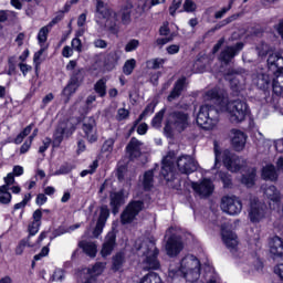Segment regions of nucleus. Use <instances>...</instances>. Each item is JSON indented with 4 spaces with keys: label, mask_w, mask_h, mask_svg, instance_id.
I'll return each instance as SVG.
<instances>
[{
    "label": "nucleus",
    "mask_w": 283,
    "mask_h": 283,
    "mask_svg": "<svg viewBox=\"0 0 283 283\" xmlns=\"http://www.w3.org/2000/svg\"><path fill=\"white\" fill-rule=\"evenodd\" d=\"M241 182L245 187H253L255 184V169H251L248 176H243Z\"/></svg>",
    "instance_id": "nucleus-41"
},
{
    "label": "nucleus",
    "mask_w": 283,
    "mask_h": 283,
    "mask_svg": "<svg viewBox=\"0 0 283 283\" xmlns=\"http://www.w3.org/2000/svg\"><path fill=\"white\" fill-rule=\"evenodd\" d=\"M76 229H81V223L73 224L69 228L59 227L53 231V238H51V240H54V238H59L61 235H65V233H72V231H76Z\"/></svg>",
    "instance_id": "nucleus-29"
},
{
    "label": "nucleus",
    "mask_w": 283,
    "mask_h": 283,
    "mask_svg": "<svg viewBox=\"0 0 283 283\" xmlns=\"http://www.w3.org/2000/svg\"><path fill=\"white\" fill-rule=\"evenodd\" d=\"M123 192H113L111 193V205L114 207V209H118L120 205H123Z\"/></svg>",
    "instance_id": "nucleus-40"
},
{
    "label": "nucleus",
    "mask_w": 283,
    "mask_h": 283,
    "mask_svg": "<svg viewBox=\"0 0 283 283\" xmlns=\"http://www.w3.org/2000/svg\"><path fill=\"white\" fill-rule=\"evenodd\" d=\"M280 59V54L272 53L268 59V66L270 72H275L277 60Z\"/></svg>",
    "instance_id": "nucleus-45"
},
{
    "label": "nucleus",
    "mask_w": 283,
    "mask_h": 283,
    "mask_svg": "<svg viewBox=\"0 0 283 283\" xmlns=\"http://www.w3.org/2000/svg\"><path fill=\"white\" fill-rule=\"evenodd\" d=\"M149 8H151V7L149 6V1H140V2L138 3V7H137V12H138L139 14H143V13L147 12V10H149Z\"/></svg>",
    "instance_id": "nucleus-55"
},
{
    "label": "nucleus",
    "mask_w": 283,
    "mask_h": 283,
    "mask_svg": "<svg viewBox=\"0 0 283 283\" xmlns=\"http://www.w3.org/2000/svg\"><path fill=\"white\" fill-rule=\"evenodd\" d=\"M49 254H50V248L48 245L43 247L41 252L34 255V260L35 262H39V260H41L42 258H46V255Z\"/></svg>",
    "instance_id": "nucleus-58"
},
{
    "label": "nucleus",
    "mask_w": 283,
    "mask_h": 283,
    "mask_svg": "<svg viewBox=\"0 0 283 283\" xmlns=\"http://www.w3.org/2000/svg\"><path fill=\"white\" fill-rule=\"evenodd\" d=\"M143 187L146 191H149L154 187V170H148L144 174Z\"/></svg>",
    "instance_id": "nucleus-33"
},
{
    "label": "nucleus",
    "mask_w": 283,
    "mask_h": 283,
    "mask_svg": "<svg viewBox=\"0 0 283 283\" xmlns=\"http://www.w3.org/2000/svg\"><path fill=\"white\" fill-rule=\"evenodd\" d=\"M78 83H76V80H70L69 84L65 86V88L63 90L62 94L63 96L67 97V101H70V96H72V94L76 93V90H78Z\"/></svg>",
    "instance_id": "nucleus-31"
},
{
    "label": "nucleus",
    "mask_w": 283,
    "mask_h": 283,
    "mask_svg": "<svg viewBox=\"0 0 283 283\" xmlns=\"http://www.w3.org/2000/svg\"><path fill=\"white\" fill-rule=\"evenodd\" d=\"M283 72V56L279 55V60L276 61V66L274 69V74H282Z\"/></svg>",
    "instance_id": "nucleus-60"
},
{
    "label": "nucleus",
    "mask_w": 283,
    "mask_h": 283,
    "mask_svg": "<svg viewBox=\"0 0 283 283\" xmlns=\"http://www.w3.org/2000/svg\"><path fill=\"white\" fill-rule=\"evenodd\" d=\"M48 34H50V29H48V27H43L39 31L38 41H39L41 48H43V45H45V41H48Z\"/></svg>",
    "instance_id": "nucleus-44"
},
{
    "label": "nucleus",
    "mask_w": 283,
    "mask_h": 283,
    "mask_svg": "<svg viewBox=\"0 0 283 283\" xmlns=\"http://www.w3.org/2000/svg\"><path fill=\"white\" fill-rule=\"evenodd\" d=\"M232 146L237 151H242L247 145V135L242 130L232 129L230 133Z\"/></svg>",
    "instance_id": "nucleus-17"
},
{
    "label": "nucleus",
    "mask_w": 283,
    "mask_h": 283,
    "mask_svg": "<svg viewBox=\"0 0 283 283\" xmlns=\"http://www.w3.org/2000/svg\"><path fill=\"white\" fill-rule=\"evenodd\" d=\"M219 178L222 180L223 187H231V176L226 172H219Z\"/></svg>",
    "instance_id": "nucleus-59"
},
{
    "label": "nucleus",
    "mask_w": 283,
    "mask_h": 283,
    "mask_svg": "<svg viewBox=\"0 0 283 283\" xmlns=\"http://www.w3.org/2000/svg\"><path fill=\"white\" fill-rule=\"evenodd\" d=\"M253 81L254 84L258 85V87L266 90V86L269 85V83H271V77L264 73H261Z\"/></svg>",
    "instance_id": "nucleus-34"
},
{
    "label": "nucleus",
    "mask_w": 283,
    "mask_h": 283,
    "mask_svg": "<svg viewBox=\"0 0 283 283\" xmlns=\"http://www.w3.org/2000/svg\"><path fill=\"white\" fill-rule=\"evenodd\" d=\"M140 145L143 144L136 138H132L128 143L126 150L132 159L138 158L140 156Z\"/></svg>",
    "instance_id": "nucleus-25"
},
{
    "label": "nucleus",
    "mask_w": 283,
    "mask_h": 283,
    "mask_svg": "<svg viewBox=\"0 0 283 283\" xmlns=\"http://www.w3.org/2000/svg\"><path fill=\"white\" fill-rule=\"evenodd\" d=\"M107 218H109V209H107V207H102L99 210V216H98L96 226L93 230V238H98V235L103 233V229H105V223L107 222Z\"/></svg>",
    "instance_id": "nucleus-18"
},
{
    "label": "nucleus",
    "mask_w": 283,
    "mask_h": 283,
    "mask_svg": "<svg viewBox=\"0 0 283 283\" xmlns=\"http://www.w3.org/2000/svg\"><path fill=\"white\" fill-rule=\"evenodd\" d=\"M154 109H156V103L153 102L146 106L144 112L139 115V118L135 122V125H138V123H140V120H143L145 116H149V114H154Z\"/></svg>",
    "instance_id": "nucleus-43"
},
{
    "label": "nucleus",
    "mask_w": 283,
    "mask_h": 283,
    "mask_svg": "<svg viewBox=\"0 0 283 283\" xmlns=\"http://www.w3.org/2000/svg\"><path fill=\"white\" fill-rule=\"evenodd\" d=\"M123 264H125V254L119 252L113 256V271H120L123 269Z\"/></svg>",
    "instance_id": "nucleus-36"
},
{
    "label": "nucleus",
    "mask_w": 283,
    "mask_h": 283,
    "mask_svg": "<svg viewBox=\"0 0 283 283\" xmlns=\"http://www.w3.org/2000/svg\"><path fill=\"white\" fill-rule=\"evenodd\" d=\"M226 78L230 82V87L234 92H242V90H244V85H247V80L244 78V75L240 73H234L232 77L230 74H228Z\"/></svg>",
    "instance_id": "nucleus-20"
},
{
    "label": "nucleus",
    "mask_w": 283,
    "mask_h": 283,
    "mask_svg": "<svg viewBox=\"0 0 283 283\" xmlns=\"http://www.w3.org/2000/svg\"><path fill=\"white\" fill-rule=\"evenodd\" d=\"M274 273L280 280H283V263H279L274 266Z\"/></svg>",
    "instance_id": "nucleus-63"
},
{
    "label": "nucleus",
    "mask_w": 283,
    "mask_h": 283,
    "mask_svg": "<svg viewBox=\"0 0 283 283\" xmlns=\"http://www.w3.org/2000/svg\"><path fill=\"white\" fill-rule=\"evenodd\" d=\"M138 283H163V279L157 273L146 274Z\"/></svg>",
    "instance_id": "nucleus-38"
},
{
    "label": "nucleus",
    "mask_w": 283,
    "mask_h": 283,
    "mask_svg": "<svg viewBox=\"0 0 283 283\" xmlns=\"http://www.w3.org/2000/svg\"><path fill=\"white\" fill-rule=\"evenodd\" d=\"M270 253L273 258H282L283 255V240L275 235L270 239L269 242Z\"/></svg>",
    "instance_id": "nucleus-23"
},
{
    "label": "nucleus",
    "mask_w": 283,
    "mask_h": 283,
    "mask_svg": "<svg viewBox=\"0 0 283 283\" xmlns=\"http://www.w3.org/2000/svg\"><path fill=\"white\" fill-rule=\"evenodd\" d=\"M182 6V0H172V4L169 8V12L171 17L176 15V10Z\"/></svg>",
    "instance_id": "nucleus-56"
},
{
    "label": "nucleus",
    "mask_w": 283,
    "mask_h": 283,
    "mask_svg": "<svg viewBox=\"0 0 283 283\" xmlns=\"http://www.w3.org/2000/svg\"><path fill=\"white\" fill-rule=\"evenodd\" d=\"M143 211V202L142 201H133L122 213V222L123 224H129V222H134L136 216Z\"/></svg>",
    "instance_id": "nucleus-10"
},
{
    "label": "nucleus",
    "mask_w": 283,
    "mask_h": 283,
    "mask_svg": "<svg viewBox=\"0 0 283 283\" xmlns=\"http://www.w3.org/2000/svg\"><path fill=\"white\" fill-rule=\"evenodd\" d=\"M94 48H99L101 50H105V48H107V42L105 40L102 39H97L93 42Z\"/></svg>",
    "instance_id": "nucleus-64"
},
{
    "label": "nucleus",
    "mask_w": 283,
    "mask_h": 283,
    "mask_svg": "<svg viewBox=\"0 0 283 283\" xmlns=\"http://www.w3.org/2000/svg\"><path fill=\"white\" fill-rule=\"evenodd\" d=\"M176 153L169 151L166 157L163 159L161 164V176L168 182L176 178Z\"/></svg>",
    "instance_id": "nucleus-7"
},
{
    "label": "nucleus",
    "mask_w": 283,
    "mask_h": 283,
    "mask_svg": "<svg viewBox=\"0 0 283 283\" xmlns=\"http://www.w3.org/2000/svg\"><path fill=\"white\" fill-rule=\"evenodd\" d=\"M76 81L78 85H81V81H83V69H75L71 75L70 81Z\"/></svg>",
    "instance_id": "nucleus-49"
},
{
    "label": "nucleus",
    "mask_w": 283,
    "mask_h": 283,
    "mask_svg": "<svg viewBox=\"0 0 283 283\" xmlns=\"http://www.w3.org/2000/svg\"><path fill=\"white\" fill-rule=\"evenodd\" d=\"M163 118H165V108L159 111L153 118L151 120L153 127H155L156 129L160 128L163 125Z\"/></svg>",
    "instance_id": "nucleus-42"
},
{
    "label": "nucleus",
    "mask_w": 283,
    "mask_h": 283,
    "mask_svg": "<svg viewBox=\"0 0 283 283\" xmlns=\"http://www.w3.org/2000/svg\"><path fill=\"white\" fill-rule=\"evenodd\" d=\"M137 251H142L143 261L142 266L144 271H157L160 269V261H158V249L154 240L146 239L145 241L136 242Z\"/></svg>",
    "instance_id": "nucleus-3"
},
{
    "label": "nucleus",
    "mask_w": 283,
    "mask_h": 283,
    "mask_svg": "<svg viewBox=\"0 0 283 283\" xmlns=\"http://www.w3.org/2000/svg\"><path fill=\"white\" fill-rule=\"evenodd\" d=\"M272 87L276 96H283V73H274Z\"/></svg>",
    "instance_id": "nucleus-27"
},
{
    "label": "nucleus",
    "mask_w": 283,
    "mask_h": 283,
    "mask_svg": "<svg viewBox=\"0 0 283 283\" xmlns=\"http://www.w3.org/2000/svg\"><path fill=\"white\" fill-rule=\"evenodd\" d=\"M221 210L228 216H238L242 212V201L233 195H227L221 198Z\"/></svg>",
    "instance_id": "nucleus-6"
},
{
    "label": "nucleus",
    "mask_w": 283,
    "mask_h": 283,
    "mask_svg": "<svg viewBox=\"0 0 283 283\" xmlns=\"http://www.w3.org/2000/svg\"><path fill=\"white\" fill-rule=\"evenodd\" d=\"M74 129V124L70 120H64L60 123L53 135V147H61V143H63V137L71 136Z\"/></svg>",
    "instance_id": "nucleus-8"
},
{
    "label": "nucleus",
    "mask_w": 283,
    "mask_h": 283,
    "mask_svg": "<svg viewBox=\"0 0 283 283\" xmlns=\"http://www.w3.org/2000/svg\"><path fill=\"white\" fill-rule=\"evenodd\" d=\"M14 182H17V180L14 179V174L9 172L4 177V185H2V187H7V189H10V187H12V185H14Z\"/></svg>",
    "instance_id": "nucleus-51"
},
{
    "label": "nucleus",
    "mask_w": 283,
    "mask_h": 283,
    "mask_svg": "<svg viewBox=\"0 0 283 283\" xmlns=\"http://www.w3.org/2000/svg\"><path fill=\"white\" fill-rule=\"evenodd\" d=\"M134 8V4L132 1H126V3L122 7L119 13L120 14H132V9Z\"/></svg>",
    "instance_id": "nucleus-57"
},
{
    "label": "nucleus",
    "mask_w": 283,
    "mask_h": 283,
    "mask_svg": "<svg viewBox=\"0 0 283 283\" xmlns=\"http://www.w3.org/2000/svg\"><path fill=\"white\" fill-rule=\"evenodd\" d=\"M134 70H136V59H129L124 63L123 73L125 76H130Z\"/></svg>",
    "instance_id": "nucleus-37"
},
{
    "label": "nucleus",
    "mask_w": 283,
    "mask_h": 283,
    "mask_svg": "<svg viewBox=\"0 0 283 283\" xmlns=\"http://www.w3.org/2000/svg\"><path fill=\"white\" fill-rule=\"evenodd\" d=\"M176 166L180 174H193L198 169V163L191 156H181L177 159Z\"/></svg>",
    "instance_id": "nucleus-11"
},
{
    "label": "nucleus",
    "mask_w": 283,
    "mask_h": 283,
    "mask_svg": "<svg viewBox=\"0 0 283 283\" xmlns=\"http://www.w3.org/2000/svg\"><path fill=\"white\" fill-rule=\"evenodd\" d=\"M185 277L188 282H197L200 277V261L193 255H186L180 263H170L168 279Z\"/></svg>",
    "instance_id": "nucleus-2"
},
{
    "label": "nucleus",
    "mask_w": 283,
    "mask_h": 283,
    "mask_svg": "<svg viewBox=\"0 0 283 283\" xmlns=\"http://www.w3.org/2000/svg\"><path fill=\"white\" fill-rule=\"evenodd\" d=\"M186 78L185 77H181L179 78L175 86H174V90L171 91V93L169 94L168 96V101L171 102V101H176V98H178L180 96V94H182V91L185 90V83H186Z\"/></svg>",
    "instance_id": "nucleus-26"
},
{
    "label": "nucleus",
    "mask_w": 283,
    "mask_h": 283,
    "mask_svg": "<svg viewBox=\"0 0 283 283\" xmlns=\"http://www.w3.org/2000/svg\"><path fill=\"white\" fill-rule=\"evenodd\" d=\"M129 118V111L127 108H119L117 111L116 120H127Z\"/></svg>",
    "instance_id": "nucleus-50"
},
{
    "label": "nucleus",
    "mask_w": 283,
    "mask_h": 283,
    "mask_svg": "<svg viewBox=\"0 0 283 283\" xmlns=\"http://www.w3.org/2000/svg\"><path fill=\"white\" fill-rule=\"evenodd\" d=\"M196 3L192 0H186L184 3L185 12H196Z\"/></svg>",
    "instance_id": "nucleus-54"
},
{
    "label": "nucleus",
    "mask_w": 283,
    "mask_h": 283,
    "mask_svg": "<svg viewBox=\"0 0 283 283\" xmlns=\"http://www.w3.org/2000/svg\"><path fill=\"white\" fill-rule=\"evenodd\" d=\"M220 160H222L224 167L232 172L240 171L242 167V159H240V157L231 154L229 150H223L221 153L218 142H214V165H218Z\"/></svg>",
    "instance_id": "nucleus-5"
},
{
    "label": "nucleus",
    "mask_w": 283,
    "mask_h": 283,
    "mask_svg": "<svg viewBox=\"0 0 283 283\" xmlns=\"http://www.w3.org/2000/svg\"><path fill=\"white\" fill-rule=\"evenodd\" d=\"M10 202H12V193H10V188L0 186V203L10 205Z\"/></svg>",
    "instance_id": "nucleus-32"
},
{
    "label": "nucleus",
    "mask_w": 283,
    "mask_h": 283,
    "mask_svg": "<svg viewBox=\"0 0 283 283\" xmlns=\"http://www.w3.org/2000/svg\"><path fill=\"white\" fill-rule=\"evenodd\" d=\"M182 251V241L176 234H171L166 242V253L170 258H176Z\"/></svg>",
    "instance_id": "nucleus-14"
},
{
    "label": "nucleus",
    "mask_w": 283,
    "mask_h": 283,
    "mask_svg": "<svg viewBox=\"0 0 283 283\" xmlns=\"http://www.w3.org/2000/svg\"><path fill=\"white\" fill-rule=\"evenodd\" d=\"M140 45V42L136 39H133L127 42L125 45V52H134L135 50H138V46Z\"/></svg>",
    "instance_id": "nucleus-48"
},
{
    "label": "nucleus",
    "mask_w": 283,
    "mask_h": 283,
    "mask_svg": "<svg viewBox=\"0 0 283 283\" xmlns=\"http://www.w3.org/2000/svg\"><path fill=\"white\" fill-rule=\"evenodd\" d=\"M221 238L223 240V244H226L230 251H235L238 249V235H235L233 231L222 228Z\"/></svg>",
    "instance_id": "nucleus-19"
},
{
    "label": "nucleus",
    "mask_w": 283,
    "mask_h": 283,
    "mask_svg": "<svg viewBox=\"0 0 283 283\" xmlns=\"http://www.w3.org/2000/svg\"><path fill=\"white\" fill-rule=\"evenodd\" d=\"M96 169H98V160H94L88 169L82 170L80 176L82 178H85V176H88V174L90 175L94 174V171H96Z\"/></svg>",
    "instance_id": "nucleus-47"
},
{
    "label": "nucleus",
    "mask_w": 283,
    "mask_h": 283,
    "mask_svg": "<svg viewBox=\"0 0 283 283\" xmlns=\"http://www.w3.org/2000/svg\"><path fill=\"white\" fill-rule=\"evenodd\" d=\"M30 147H32V142L28 139L22 144L20 154H28V151H30Z\"/></svg>",
    "instance_id": "nucleus-61"
},
{
    "label": "nucleus",
    "mask_w": 283,
    "mask_h": 283,
    "mask_svg": "<svg viewBox=\"0 0 283 283\" xmlns=\"http://www.w3.org/2000/svg\"><path fill=\"white\" fill-rule=\"evenodd\" d=\"M116 247V233L108 232L105 242L102 247V258H107V255H112V251H114V248Z\"/></svg>",
    "instance_id": "nucleus-22"
},
{
    "label": "nucleus",
    "mask_w": 283,
    "mask_h": 283,
    "mask_svg": "<svg viewBox=\"0 0 283 283\" xmlns=\"http://www.w3.org/2000/svg\"><path fill=\"white\" fill-rule=\"evenodd\" d=\"M164 64H165V60L163 59L149 60L147 62V66L150 67V70H160V66Z\"/></svg>",
    "instance_id": "nucleus-46"
},
{
    "label": "nucleus",
    "mask_w": 283,
    "mask_h": 283,
    "mask_svg": "<svg viewBox=\"0 0 283 283\" xmlns=\"http://www.w3.org/2000/svg\"><path fill=\"white\" fill-rule=\"evenodd\" d=\"M192 189L201 198H207L213 193V182L209 179H203L200 184L192 182Z\"/></svg>",
    "instance_id": "nucleus-16"
},
{
    "label": "nucleus",
    "mask_w": 283,
    "mask_h": 283,
    "mask_svg": "<svg viewBox=\"0 0 283 283\" xmlns=\"http://www.w3.org/2000/svg\"><path fill=\"white\" fill-rule=\"evenodd\" d=\"M191 125L189 114L182 111H175L167 116L165 132H185Z\"/></svg>",
    "instance_id": "nucleus-4"
},
{
    "label": "nucleus",
    "mask_w": 283,
    "mask_h": 283,
    "mask_svg": "<svg viewBox=\"0 0 283 283\" xmlns=\"http://www.w3.org/2000/svg\"><path fill=\"white\" fill-rule=\"evenodd\" d=\"M74 54V50L66 45L63 48L62 50V56H64V59H70V56H72Z\"/></svg>",
    "instance_id": "nucleus-62"
},
{
    "label": "nucleus",
    "mask_w": 283,
    "mask_h": 283,
    "mask_svg": "<svg viewBox=\"0 0 283 283\" xmlns=\"http://www.w3.org/2000/svg\"><path fill=\"white\" fill-rule=\"evenodd\" d=\"M82 129L88 143H96L98 136L96 135V119L94 117H85Z\"/></svg>",
    "instance_id": "nucleus-13"
},
{
    "label": "nucleus",
    "mask_w": 283,
    "mask_h": 283,
    "mask_svg": "<svg viewBox=\"0 0 283 283\" xmlns=\"http://www.w3.org/2000/svg\"><path fill=\"white\" fill-rule=\"evenodd\" d=\"M264 196L270 200V209L276 210L277 213H282V206L280 207V200L282 196L275 186H270L264 190Z\"/></svg>",
    "instance_id": "nucleus-12"
},
{
    "label": "nucleus",
    "mask_w": 283,
    "mask_h": 283,
    "mask_svg": "<svg viewBox=\"0 0 283 283\" xmlns=\"http://www.w3.org/2000/svg\"><path fill=\"white\" fill-rule=\"evenodd\" d=\"M94 91L103 98L107 94V81L103 78L97 81L94 85Z\"/></svg>",
    "instance_id": "nucleus-35"
},
{
    "label": "nucleus",
    "mask_w": 283,
    "mask_h": 283,
    "mask_svg": "<svg viewBox=\"0 0 283 283\" xmlns=\"http://www.w3.org/2000/svg\"><path fill=\"white\" fill-rule=\"evenodd\" d=\"M114 138H109L107 139L103 146H102V151H108V153H112L113 149H114Z\"/></svg>",
    "instance_id": "nucleus-53"
},
{
    "label": "nucleus",
    "mask_w": 283,
    "mask_h": 283,
    "mask_svg": "<svg viewBox=\"0 0 283 283\" xmlns=\"http://www.w3.org/2000/svg\"><path fill=\"white\" fill-rule=\"evenodd\" d=\"M203 101L206 104L200 107L197 115V124L202 129H213L218 125L220 122L219 112H226L231 123H242L249 114L247 102L242 99L229 102V97L216 88L206 92Z\"/></svg>",
    "instance_id": "nucleus-1"
},
{
    "label": "nucleus",
    "mask_w": 283,
    "mask_h": 283,
    "mask_svg": "<svg viewBox=\"0 0 283 283\" xmlns=\"http://www.w3.org/2000/svg\"><path fill=\"white\" fill-rule=\"evenodd\" d=\"M249 218L251 222H262V220L266 218V205L258 201L256 199L252 200L249 210Z\"/></svg>",
    "instance_id": "nucleus-9"
},
{
    "label": "nucleus",
    "mask_w": 283,
    "mask_h": 283,
    "mask_svg": "<svg viewBox=\"0 0 283 283\" xmlns=\"http://www.w3.org/2000/svg\"><path fill=\"white\" fill-rule=\"evenodd\" d=\"M116 17V13L113 12L112 9L107 8L105 6V2L102 0H97L96 2V18L97 19H104V25H109V19H114Z\"/></svg>",
    "instance_id": "nucleus-15"
},
{
    "label": "nucleus",
    "mask_w": 283,
    "mask_h": 283,
    "mask_svg": "<svg viewBox=\"0 0 283 283\" xmlns=\"http://www.w3.org/2000/svg\"><path fill=\"white\" fill-rule=\"evenodd\" d=\"M71 45L75 52H83V43L81 42V39L74 38L71 42Z\"/></svg>",
    "instance_id": "nucleus-52"
},
{
    "label": "nucleus",
    "mask_w": 283,
    "mask_h": 283,
    "mask_svg": "<svg viewBox=\"0 0 283 283\" xmlns=\"http://www.w3.org/2000/svg\"><path fill=\"white\" fill-rule=\"evenodd\" d=\"M74 169V165L70 163H65L55 172L53 176H65L67 174H72V170Z\"/></svg>",
    "instance_id": "nucleus-39"
},
{
    "label": "nucleus",
    "mask_w": 283,
    "mask_h": 283,
    "mask_svg": "<svg viewBox=\"0 0 283 283\" xmlns=\"http://www.w3.org/2000/svg\"><path fill=\"white\" fill-rule=\"evenodd\" d=\"M262 178L264 180H277V172L275 171V166H265L262 170Z\"/></svg>",
    "instance_id": "nucleus-30"
},
{
    "label": "nucleus",
    "mask_w": 283,
    "mask_h": 283,
    "mask_svg": "<svg viewBox=\"0 0 283 283\" xmlns=\"http://www.w3.org/2000/svg\"><path fill=\"white\" fill-rule=\"evenodd\" d=\"M41 218H43V212L38 209L33 212V221L29 224L30 235H36L39 229H41Z\"/></svg>",
    "instance_id": "nucleus-24"
},
{
    "label": "nucleus",
    "mask_w": 283,
    "mask_h": 283,
    "mask_svg": "<svg viewBox=\"0 0 283 283\" xmlns=\"http://www.w3.org/2000/svg\"><path fill=\"white\" fill-rule=\"evenodd\" d=\"M242 48H244L243 43H237L234 46H227L220 54V61L223 63L231 62V59L238 54Z\"/></svg>",
    "instance_id": "nucleus-21"
},
{
    "label": "nucleus",
    "mask_w": 283,
    "mask_h": 283,
    "mask_svg": "<svg viewBox=\"0 0 283 283\" xmlns=\"http://www.w3.org/2000/svg\"><path fill=\"white\" fill-rule=\"evenodd\" d=\"M80 248L83 249L84 253L90 258H96V253H98V249L94 242L81 241Z\"/></svg>",
    "instance_id": "nucleus-28"
}]
</instances>
